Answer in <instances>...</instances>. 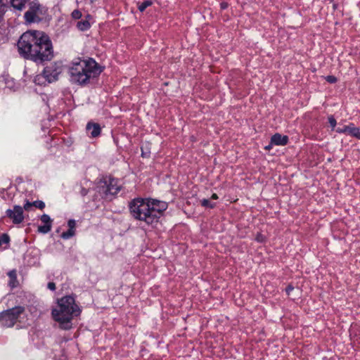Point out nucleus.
<instances>
[{"label": "nucleus", "mask_w": 360, "mask_h": 360, "mask_svg": "<svg viewBox=\"0 0 360 360\" xmlns=\"http://www.w3.org/2000/svg\"><path fill=\"white\" fill-rule=\"evenodd\" d=\"M328 123L332 129V130H335V128L337 125V121L333 115H330L328 117Z\"/></svg>", "instance_id": "5701e85b"}, {"label": "nucleus", "mask_w": 360, "mask_h": 360, "mask_svg": "<svg viewBox=\"0 0 360 360\" xmlns=\"http://www.w3.org/2000/svg\"><path fill=\"white\" fill-rule=\"evenodd\" d=\"M87 132L91 138H96L100 136L101 128L99 124L89 122L86 126Z\"/></svg>", "instance_id": "ddd939ff"}, {"label": "nucleus", "mask_w": 360, "mask_h": 360, "mask_svg": "<svg viewBox=\"0 0 360 360\" xmlns=\"http://www.w3.org/2000/svg\"><path fill=\"white\" fill-rule=\"evenodd\" d=\"M75 234V230L68 229L67 231L63 232L61 234V238L64 240H68L74 236Z\"/></svg>", "instance_id": "aec40b11"}, {"label": "nucleus", "mask_w": 360, "mask_h": 360, "mask_svg": "<svg viewBox=\"0 0 360 360\" xmlns=\"http://www.w3.org/2000/svg\"><path fill=\"white\" fill-rule=\"evenodd\" d=\"M121 189L122 186L118 185L117 179L111 176H103L98 180V192L105 200H112Z\"/></svg>", "instance_id": "39448f33"}, {"label": "nucleus", "mask_w": 360, "mask_h": 360, "mask_svg": "<svg viewBox=\"0 0 360 360\" xmlns=\"http://www.w3.org/2000/svg\"><path fill=\"white\" fill-rule=\"evenodd\" d=\"M294 290V286L290 283L288 285V286L285 288V292L288 295H289L290 294V292Z\"/></svg>", "instance_id": "c85d7f7f"}, {"label": "nucleus", "mask_w": 360, "mask_h": 360, "mask_svg": "<svg viewBox=\"0 0 360 360\" xmlns=\"http://www.w3.org/2000/svg\"><path fill=\"white\" fill-rule=\"evenodd\" d=\"M348 135L360 140V129L352 122L349 123Z\"/></svg>", "instance_id": "f3484780"}, {"label": "nucleus", "mask_w": 360, "mask_h": 360, "mask_svg": "<svg viewBox=\"0 0 360 360\" xmlns=\"http://www.w3.org/2000/svg\"><path fill=\"white\" fill-rule=\"evenodd\" d=\"M33 207H35L39 210H43L45 207V203L42 200H37L32 202Z\"/></svg>", "instance_id": "b1692460"}, {"label": "nucleus", "mask_w": 360, "mask_h": 360, "mask_svg": "<svg viewBox=\"0 0 360 360\" xmlns=\"http://www.w3.org/2000/svg\"><path fill=\"white\" fill-rule=\"evenodd\" d=\"M8 196H9V197H10V198H11V195H10V194H9L8 193H6V198H8Z\"/></svg>", "instance_id": "c9c22d12"}, {"label": "nucleus", "mask_w": 360, "mask_h": 360, "mask_svg": "<svg viewBox=\"0 0 360 360\" xmlns=\"http://www.w3.org/2000/svg\"><path fill=\"white\" fill-rule=\"evenodd\" d=\"M255 240L259 243H263L265 241V236L261 233H257Z\"/></svg>", "instance_id": "cd10ccee"}, {"label": "nucleus", "mask_w": 360, "mask_h": 360, "mask_svg": "<svg viewBox=\"0 0 360 360\" xmlns=\"http://www.w3.org/2000/svg\"><path fill=\"white\" fill-rule=\"evenodd\" d=\"M26 6L28 10L24 14V19L27 24L42 22L48 15L47 7L40 4L39 0H29Z\"/></svg>", "instance_id": "423d86ee"}, {"label": "nucleus", "mask_w": 360, "mask_h": 360, "mask_svg": "<svg viewBox=\"0 0 360 360\" xmlns=\"http://www.w3.org/2000/svg\"><path fill=\"white\" fill-rule=\"evenodd\" d=\"M62 72L60 63L54 62L44 68L41 74L36 76L34 82L39 85L43 84L45 82L51 83L58 79L59 75Z\"/></svg>", "instance_id": "0eeeda50"}, {"label": "nucleus", "mask_w": 360, "mask_h": 360, "mask_svg": "<svg viewBox=\"0 0 360 360\" xmlns=\"http://www.w3.org/2000/svg\"><path fill=\"white\" fill-rule=\"evenodd\" d=\"M5 191L6 189L5 188H3L2 191H0V196L4 199V200H8V199H10V197L8 196V198L6 197L5 195Z\"/></svg>", "instance_id": "473e14b6"}, {"label": "nucleus", "mask_w": 360, "mask_h": 360, "mask_svg": "<svg viewBox=\"0 0 360 360\" xmlns=\"http://www.w3.org/2000/svg\"><path fill=\"white\" fill-rule=\"evenodd\" d=\"M9 277L8 285L11 288H14L17 286L18 281L17 279V274L15 270H11L8 273Z\"/></svg>", "instance_id": "dca6fc26"}, {"label": "nucleus", "mask_w": 360, "mask_h": 360, "mask_svg": "<svg viewBox=\"0 0 360 360\" xmlns=\"http://www.w3.org/2000/svg\"><path fill=\"white\" fill-rule=\"evenodd\" d=\"M129 210L131 217L139 221H144L147 225L153 226L150 205L147 198H136L129 202Z\"/></svg>", "instance_id": "20e7f679"}, {"label": "nucleus", "mask_w": 360, "mask_h": 360, "mask_svg": "<svg viewBox=\"0 0 360 360\" xmlns=\"http://www.w3.org/2000/svg\"><path fill=\"white\" fill-rule=\"evenodd\" d=\"M148 205H150V212L154 216L152 218L151 221L153 222V227L156 226V225L160 221V219L164 215L165 211L168 207V204L165 201L159 200L157 199H153L151 198H147Z\"/></svg>", "instance_id": "1a4fd4ad"}, {"label": "nucleus", "mask_w": 360, "mask_h": 360, "mask_svg": "<svg viewBox=\"0 0 360 360\" xmlns=\"http://www.w3.org/2000/svg\"><path fill=\"white\" fill-rule=\"evenodd\" d=\"M200 205L202 206V207H207V208H210V209H213L216 206V203L214 202H211L208 199H206V198H204L201 200L200 202Z\"/></svg>", "instance_id": "6ab92c4d"}, {"label": "nucleus", "mask_w": 360, "mask_h": 360, "mask_svg": "<svg viewBox=\"0 0 360 360\" xmlns=\"http://www.w3.org/2000/svg\"><path fill=\"white\" fill-rule=\"evenodd\" d=\"M349 128V124L348 125H345L342 127H338L335 129V131L338 134H348Z\"/></svg>", "instance_id": "412c9836"}, {"label": "nucleus", "mask_w": 360, "mask_h": 360, "mask_svg": "<svg viewBox=\"0 0 360 360\" xmlns=\"http://www.w3.org/2000/svg\"><path fill=\"white\" fill-rule=\"evenodd\" d=\"M40 220L44 224L43 226H39L38 231L44 234L49 233L52 228L53 219H51L49 215L43 214L40 217Z\"/></svg>", "instance_id": "9b49d317"}, {"label": "nucleus", "mask_w": 360, "mask_h": 360, "mask_svg": "<svg viewBox=\"0 0 360 360\" xmlns=\"http://www.w3.org/2000/svg\"><path fill=\"white\" fill-rule=\"evenodd\" d=\"M71 16L72 18H74L75 20H78L82 18V13L80 11L76 9L72 12Z\"/></svg>", "instance_id": "a878e982"}, {"label": "nucleus", "mask_w": 360, "mask_h": 360, "mask_svg": "<svg viewBox=\"0 0 360 360\" xmlns=\"http://www.w3.org/2000/svg\"><path fill=\"white\" fill-rule=\"evenodd\" d=\"M105 67L98 63L94 58H77L72 63L68 69L70 81L72 84L81 86H96L98 84L99 77Z\"/></svg>", "instance_id": "f03ea898"}, {"label": "nucleus", "mask_w": 360, "mask_h": 360, "mask_svg": "<svg viewBox=\"0 0 360 360\" xmlns=\"http://www.w3.org/2000/svg\"><path fill=\"white\" fill-rule=\"evenodd\" d=\"M81 311L75 303V295L72 294L57 300V307L51 310V316L60 329L68 330L72 328L73 318L79 316Z\"/></svg>", "instance_id": "7ed1b4c3"}, {"label": "nucleus", "mask_w": 360, "mask_h": 360, "mask_svg": "<svg viewBox=\"0 0 360 360\" xmlns=\"http://www.w3.org/2000/svg\"><path fill=\"white\" fill-rule=\"evenodd\" d=\"M325 80L330 84H335L337 82L338 79L334 75H327L324 77Z\"/></svg>", "instance_id": "393cba45"}, {"label": "nucleus", "mask_w": 360, "mask_h": 360, "mask_svg": "<svg viewBox=\"0 0 360 360\" xmlns=\"http://www.w3.org/2000/svg\"><path fill=\"white\" fill-rule=\"evenodd\" d=\"M151 143L148 141L143 142L141 146V157L143 158H149L150 155Z\"/></svg>", "instance_id": "2eb2a0df"}, {"label": "nucleus", "mask_w": 360, "mask_h": 360, "mask_svg": "<svg viewBox=\"0 0 360 360\" xmlns=\"http://www.w3.org/2000/svg\"><path fill=\"white\" fill-rule=\"evenodd\" d=\"M271 145L286 146L289 142V138L286 135H282L279 133L274 134L271 137Z\"/></svg>", "instance_id": "f8f14e48"}, {"label": "nucleus", "mask_w": 360, "mask_h": 360, "mask_svg": "<svg viewBox=\"0 0 360 360\" xmlns=\"http://www.w3.org/2000/svg\"><path fill=\"white\" fill-rule=\"evenodd\" d=\"M69 229L75 230L76 222L75 219H69L68 221Z\"/></svg>", "instance_id": "bb28decb"}, {"label": "nucleus", "mask_w": 360, "mask_h": 360, "mask_svg": "<svg viewBox=\"0 0 360 360\" xmlns=\"http://www.w3.org/2000/svg\"><path fill=\"white\" fill-rule=\"evenodd\" d=\"M6 6L2 3V1L0 0V22L3 20L4 14L6 11Z\"/></svg>", "instance_id": "4be33fe9"}, {"label": "nucleus", "mask_w": 360, "mask_h": 360, "mask_svg": "<svg viewBox=\"0 0 360 360\" xmlns=\"http://www.w3.org/2000/svg\"><path fill=\"white\" fill-rule=\"evenodd\" d=\"M17 46L21 57L38 65H44L54 57L50 37L43 31L27 30L20 36Z\"/></svg>", "instance_id": "f257e3e1"}, {"label": "nucleus", "mask_w": 360, "mask_h": 360, "mask_svg": "<svg viewBox=\"0 0 360 360\" xmlns=\"http://www.w3.org/2000/svg\"><path fill=\"white\" fill-rule=\"evenodd\" d=\"M219 198L217 193H213L211 196V199L212 200H217Z\"/></svg>", "instance_id": "f704fd0d"}, {"label": "nucleus", "mask_w": 360, "mask_h": 360, "mask_svg": "<svg viewBox=\"0 0 360 360\" xmlns=\"http://www.w3.org/2000/svg\"><path fill=\"white\" fill-rule=\"evenodd\" d=\"M91 16L89 14H87L85 20H82L78 21L77 23V27L80 31H86L91 27L90 22H89L88 18H91Z\"/></svg>", "instance_id": "4468645a"}, {"label": "nucleus", "mask_w": 360, "mask_h": 360, "mask_svg": "<svg viewBox=\"0 0 360 360\" xmlns=\"http://www.w3.org/2000/svg\"><path fill=\"white\" fill-rule=\"evenodd\" d=\"M32 207H33L32 202H31L27 199H25L23 207L15 205L13 210L8 209L6 214L8 218L12 219L13 224H18L22 222L24 219L23 209L29 211Z\"/></svg>", "instance_id": "9d476101"}, {"label": "nucleus", "mask_w": 360, "mask_h": 360, "mask_svg": "<svg viewBox=\"0 0 360 360\" xmlns=\"http://www.w3.org/2000/svg\"><path fill=\"white\" fill-rule=\"evenodd\" d=\"M25 307L19 305L1 311L0 313V326L4 328L13 327L20 316L25 313Z\"/></svg>", "instance_id": "6e6552de"}, {"label": "nucleus", "mask_w": 360, "mask_h": 360, "mask_svg": "<svg viewBox=\"0 0 360 360\" xmlns=\"http://www.w3.org/2000/svg\"><path fill=\"white\" fill-rule=\"evenodd\" d=\"M153 4V2L151 0H146L142 2L141 4L139 5L138 9L140 12H143L146 8L148 6H150Z\"/></svg>", "instance_id": "a211bd4d"}, {"label": "nucleus", "mask_w": 360, "mask_h": 360, "mask_svg": "<svg viewBox=\"0 0 360 360\" xmlns=\"http://www.w3.org/2000/svg\"><path fill=\"white\" fill-rule=\"evenodd\" d=\"M273 146H274V145H271V141H270V143H269V145H267V146H266L264 147V149H265L266 150H270L272 148Z\"/></svg>", "instance_id": "72a5a7b5"}, {"label": "nucleus", "mask_w": 360, "mask_h": 360, "mask_svg": "<svg viewBox=\"0 0 360 360\" xmlns=\"http://www.w3.org/2000/svg\"><path fill=\"white\" fill-rule=\"evenodd\" d=\"M89 189H86L84 187H81L79 193L82 197H84L89 193Z\"/></svg>", "instance_id": "c756f323"}, {"label": "nucleus", "mask_w": 360, "mask_h": 360, "mask_svg": "<svg viewBox=\"0 0 360 360\" xmlns=\"http://www.w3.org/2000/svg\"><path fill=\"white\" fill-rule=\"evenodd\" d=\"M229 7V4L226 1H223L220 4V8L221 10H225Z\"/></svg>", "instance_id": "2f4dec72"}, {"label": "nucleus", "mask_w": 360, "mask_h": 360, "mask_svg": "<svg viewBox=\"0 0 360 360\" xmlns=\"http://www.w3.org/2000/svg\"><path fill=\"white\" fill-rule=\"evenodd\" d=\"M47 287L51 291H54L56 289V283L54 282H49Z\"/></svg>", "instance_id": "7c9ffc66"}]
</instances>
